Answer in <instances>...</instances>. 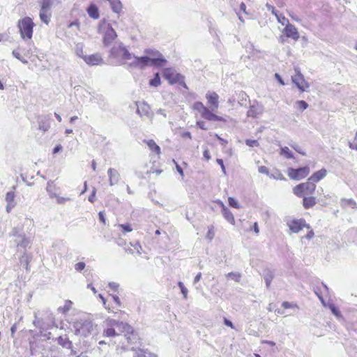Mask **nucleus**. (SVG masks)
<instances>
[{
  "label": "nucleus",
  "mask_w": 357,
  "mask_h": 357,
  "mask_svg": "<svg viewBox=\"0 0 357 357\" xmlns=\"http://www.w3.org/2000/svg\"><path fill=\"white\" fill-rule=\"evenodd\" d=\"M72 326L74 328L75 334L82 337H88L91 335L94 328L96 326L93 324L92 320L86 316L75 319L72 322Z\"/></svg>",
  "instance_id": "1"
},
{
  "label": "nucleus",
  "mask_w": 357,
  "mask_h": 357,
  "mask_svg": "<svg viewBox=\"0 0 357 357\" xmlns=\"http://www.w3.org/2000/svg\"><path fill=\"white\" fill-rule=\"evenodd\" d=\"M104 326L105 328L103 331V335L106 337H115L120 333L128 332L130 329V326L127 324L109 318L104 321Z\"/></svg>",
  "instance_id": "2"
},
{
  "label": "nucleus",
  "mask_w": 357,
  "mask_h": 357,
  "mask_svg": "<svg viewBox=\"0 0 357 357\" xmlns=\"http://www.w3.org/2000/svg\"><path fill=\"white\" fill-rule=\"evenodd\" d=\"M109 57L116 61V64L126 65L124 63H129L128 61L132 59V54L129 52L122 43H119L110 50Z\"/></svg>",
  "instance_id": "3"
},
{
  "label": "nucleus",
  "mask_w": 357,
  "mask_h": 357,
  "mask_svg": "<svg viewBox=\"0 0 357 357\" xmlns=\"http://www.w3.org/2000/svg\"><path fill=\"white\" fill-rule=\"evenodd\" d=\"M98 30V33L102 36V43L105 47L110 45L117 37L114 28L105 21L100 22Z\"/></svg>",
  "instance_id": "4"
},
{
  "label": "nucleus",
  "mask_w": 357,
  "mask_h": 357,
  "mask_svg": "<svg viewBox=\"0 0 357 357\" xmlns=\"http://www.w3.org/2000/svg\"><path fill=\"white\" fill-rule=\"evenodd\" d=\"M9 236L15 238L14 242L17 247H21L25 250L31 247V240L29 237L26 236L22 228L13 227L9 233Z\"/></svg>",
  "instance_id": "5"
},
{
  "label": "nucleus",
  "mask_w": 357,
  "mask_h": 357,
  "mask_svg": "<svg viewBox=\"0 0 357 357\" xmlns=\"http://www.w3.org/2000/svg\"><path fill=\"white\" fill-rule=\"evenodd\" d=\"M34 23L29 17H25L18 21L17 27L20 33L21 38L24 40H31L33 36V29Z\"/></svg>",
  "instance_id": "6"
},
{
  "label": "nucleus",
  "mask_w": 357,
  "mask_h": 357,
  "mask_svg": "<svg viewBox=\"0 0 357 357\" xmlns=\"http://www.w3.org/2000/svg\"><path fill=\"white\" fill-rule=\"evenodd\" d=\"M132 61L130 63H126L128 69L139 68L143 69L150 65L151 58L148 56L141 57L132 55Z\"/></svg>",
  "instance_id": "7"
},
{
  "label": "nucleus",
  "mask_w": 357,
  "mask_h": 357,
  "mask_svg": "<svg viewBox=\"0 0 357 357\" xmlns=\"http://www.w3.org/2000/svg\"><path fill=\"white\" fill-rule=\"evenodd\" d=\"M310 174V167L305 166L298 169L290 167L287 169V174L290 178L301 180L305 178Z\"/></svg>",
  "instance_id": "8"
},
{
  "label": "nucleus",
  "mask_w": 357,
  "mask_h": 357,
  "mask_svg": "<svg viewBox=\"0 0 357 357\" xmlns=\"http://www.w3.org/2000/svg\"><path fill=\"white\" fill-rule=\"evenodd\" d=\"M295 72L296 74L291 76L293 83L296 85L300 91H306V89L309 88L310 84L305 81L303 75L297 68L295 69Z\"/></svg>",
  "instance_id": "9"
},
{
  "label": "nucleus",
  "mask_w": 357,
  "mask_h": 357,
  "mask_svg": "<svg viewBox=\"0 0 357 357\" xmlns=\"http://www.w3.org/2000/svg\"><path fill=\"white\" fill-rule=\"evenodd\" d=\"M51 114L38 116L37 118L38 129L43 132H47L50 128Z\"/></svg>",
  "instance_id": "10"
},
{
  "label": "nucleus",
  "mask_w": 357,
  "mask_h": 357,
  "mask_svg": "<svg viewBox=\"0 0 357 357\" xmlns=\"http://www.w3.org/2000/svg\"><path fill=\"white\" fill-rule=\"evenodd\" d=\"M137 113L141 116H146L151 119L153 114L151 111L150 106L144 102H136Z\"/></svg>",
  "instance_id": "11"
},
{
  "label": "nucleus",
  "mask_w": 357,
  "mask_h": 357,
  "mask_svg": "<svg viewBox=\"0 0 357 357\" xmlns=\"http://www.w3.org/2000/svg\"><path fill=\"white\" fill-rule=\"evenodd\" d=\"M282 33L285 35L286 37L292 38L295 41H297L300 38V35L297 29L294 25L290 23H287L286 24L284 29L282 31Z\"/></svg>",
  "instance_id": "12"
},
{
  "label": "nucleus",
  "mask_w": 357,
  "mask_h": 357,
  "mask_svg": "<svg viewBox=\"0 0 357 357\" xmlns=\"http://www.w3.org/2000/svg\"><path fill=\"white\" fill-rule=\"evenodd\" d=\"M287 225L290 230L294 233L299 232L305 227L307 228H310V227L307 225L305 220L304 219L294 220L289 222Z\"/></svg>",
  "instance_id": "13"
},
{
  "label": "nucleus",
  "mask_w": 357,
  "mask_h": 357,
  "mask_svg": "<svg viewBox=\"0 0 357 357\" xmlns=\"http://www.w3.org/2000/svg\"><path fill=\"white\" fill-rule=\"evenodd\" d=\"M146 52L151 55H153V56H156V55L158 56V57H156V58H151V61H150L151 66L162 67V66H164L165 65V63H167V60L162 56V54L160 52H153V51H151V50H146Z\"/></svg>",
  "instance_id": "14"
},
{
  "label": "nucleus",
  "mask_w": 357,
  "mask_h": 357,
  "mask_svg": "<svg viewBox=\"0 0 357 357\" xmlns=\"http://www.w3.org/2000/svg\"><path fill=\"white\" fill-rule=\"evenodd\" d=\"M21 52H23L24 56H29L31 53V49H25L21 46H18V47L12 52L13 55L22 63L24 64L28 63V61L21 56Z\"/></svg>",
  "instance_id": "15"
},
{
  "label": "nucleus",
  "mask_w": 357,
  "mask_h": 357,
  "mask_svg": "<svg viewBox=\"0 0 357 357\" xmlns=\"http://www.w3.org/2000/svg\"><path fill=\"white\" fill-rule=\"evenodd\" d=\"M206 98L212 111L216 110L218 108L219 96L215 92L208 91L206 94Z\"/></svg>",
  "instance_id": "16"
},
{
  "label": "nucleus",
  "mask_w": 357,
  "mask_h": 357,
  "mask_svg": "<svg viewBox=\"0 0 357 357\" xmlns=\"http://www.w3.org/2000/svg\"><path fill=\"white\" fill-rule=\"evenodd\" d=\"M163 77L171 84H174L179 80L181 75L178 73H176L172 68H166L163 70Z\"/></svg>",
  "instance_id": "17"
},
{
  "label": "nucleus",
  "mask_w": 357,
  "mask_h": 357,
  "mask_svg": "<svg viewBox=\"0 0 357 357\" xmlns=\"http://www.w3.org/2000/svg\"><path fill=\"white\" fill-rule=\"evenodd\" d=\"M15 195L14 191L8 192L6 195L5 200L6 202V210L9 213L11 210L15 206L16 202L15 201Z\"/></svg>",
  "instance_id": "18"
},
{
  "label": "nucleus",
  "mask_w": 357,
  "mask_h": 357,
  "mask_svg": "<svg viewBox=\"0 0 357 357\" xmlns=\"http://www.w3.org/2000/svg\"><path fill=\"white\" fill-rule=\"evenodd\" d=\"M264 112V107L258 103L254 104L250 106V109L248 111V116L253 118H257L261 114H262Z\"/></svg>",
  "instance_id": "19"
},
{
  "label": "nucleus",
  "mask_w": 357,
  "mask_h": 357,
  "mask_svg": "<svg viewBox=\"0 0 357 357\" xmlns=\"http://www.w3.org/2000/svg\"><path fill=\"white\" fill-rule=\"evenodd\" d=\"M107 174L109 177V185L111 186L116 185L119 182L121 176L116 169L114 168H109L107 170Z\"/></svg>",
  "instance_id": "20"
},
{
  "label": "nucleus",
  "mask_w": 357,
  "mask_h": 357,
  "mask_svg": "<svg viewBox=\"0 0 357 357\" xmlns=\"http://www.w3.org/2000/svg\"><path fill=\"white\" fill-rule=\"evenodd\" d=\"M218 203L222 207V213L225 220L231 225H234L235 219L232 213L225 206L222 201L219 200Z\"/></svg>",
  "instance_id": "21"
},
{
  "label": "nucleus",
  "mask_w": 357,
  "mask_h": 357,
  "mask_svg": "<svg viewBox=\"0 0 357 357\" xmlns=\"http://www.w3.org/2000/svg\"><path fill=\"white\" fill-rule=\"evenodd\" d=\"M84 60L87 64L89 65H99L102 63V59L98 54H91L89 56H84Z\"/></svg>",
  "instance_id": "22"
},
{
  "label": "nucleus",
  "mask_w": 357,
  "mask_h": 357,
  "mask_svg": "<svg viewBox=\"0 0 357 357\" xmlns=\"http://www.w3.org/2000/svg\"><path fill=\"white\" fill-rule=\"evenodd\" d=\"M58 344L64 348L70 349L72 354H76V351L73 349V343L67 335L60 336L58 338Z\"/></svg>",
  "instance_id": "23"
},
{
  "label": "nucleus",
  "mask_w": 357,
  "mask_h": 357,
  "mask_svg": "<svg viewBox=\"0 0 357 357\" xmlns=\"http://www.w3.org/2000/svg\"><path fill=\"white\" fill-rule=\"evenodd\" d=\"M202 116L208 121H223V118L221 116H219L215 114H213L211 111L209 110L208 108L206 107V109L204 110V112H202Z\"/></svg>",
  "instance_id": "24"
},
{
  "label": "nucleus",
  "mask_w": 357,
  "mask_h": 357,
  "mask_svg": "<svg viewBox=\"0 0 357 357\" xmlns=\"http://www.w3.org/2000/svg\"><path fill=\"white\" fill-rule=\"evenodd\" d=\"M327 174V171L325 169H321L316 172H314L310 178L309 181H312L313 183H316L319 182L320 180L324 178Z\"/></svg>",
  "instance_id": "25"
},
{
  "label": "nucleus",
  "mask_w": 357,
  "mask_h": 357,
  "mask_svg": "<svg viewBox=\"0 0 357 357\" xmlns=\"http://www.w3.org/2000/svg\"><path fill=\"white\" fill-rule=\"evenodd\" d=\"M39 17L43 22L47 25L49 24L52 17L51 10L40 8Z\"/></svg>",
  "instance_id": "26"
},
{
  "label": "nucleus",
  "mask_w": 357,
  "mask_h": 357,
  "mask_svg": "<svg viewBox=\"0 0 357 357\" xmlns=\"http://www.w3.org/2000/svg\"><path fill=\"white\" fill-rule=\"evenodd\" d=\"M304 189V192L306 195H312L316 190V185L312 181L307 180V182L302 183Z\"/></svg>",
  "instance_id": "27"
},
{
  "label": "nucleus",
  "mask_w": 357,
  "mask_h": 357,
  "mask_svg": "<svg viewBox=\"0 0 357 357\" xmlns=\"http://www.w3.org/2000/svg\"><path fill=\"white\" fill-rule=\"evenodd\" d=\"M316 204V199L314 197H304L303 205L305 209L313 207Z\"/></svg>",
  "instance_id": "28"
},
{
  "label": "nucleus",
  "mask_w": 357,
  "mask_h": 357,
  "mask_svg": "<svg viewBox=\"0 0 357 357\" xmlns=\"http://www.w3.org/2000/svg\"><path fill=\"white\" fill-rule=\"evenodd\" d=\"M88 15L93 19H98L99 17V12L97 6L95 4H91L87 8Z\"/></svg>",
  "instance_id": "29"
},
{
  "label": "nucleus",
  "mask_w": 357,
  "mask_h": 357,
  "mask_svg": "<svg viewBox=\"0 0 357 357\" xmlns=\"http://www.w3.org/2000/svg\"><path fill=\"white\" fill-rule=\"evenodd\" d=\"M112 10L116 13H120L122 10V3L120 0H111L109 1Z\"/></svg>",
  "instance_id": "30"
},
{
  "label": "nucleus",
  "mask_w": 357,
  "mask_h": 357,
  "mask_svg": "<svg viewBox=\"0 0 357 357\" xmlns=\"http://www.w3.org/2000/svg\"><path fill=\"white\" fill-rule=\"evenodd\" d=\"M46 190L48 192V195L50 198H54V197H56V185L54 184L53 181H50L47 182Z\"/></svg>",
  "instance_id": "31"
},
{
  "label": "nucleus",
  "mask_w": 357,
  "mask_h": 357,
  "mask_svg": "<svg viewBox=\"0 0 357 357\" xmlns=\"http://www.w3.org/2000/svg\"><path fill=\"white\" fill-rule=\"evenodd\" d=\"M146 143L152 151L156 153L157 154H159L160 153V146H158L153 139L146 141Z\"/></svg>",
  "instance_id": "32"
},
{
  "label": "nucleus",
  "mask_w": 357,
  "mask_h": 357,
  "mask_svg": "<svg viewBox=\"0 0 357 357\" xmlns=\"http://www.w3.org/2000/svg\"><path fill=\"white\" fill-rule=\"evenodd\" d=\"M130 245L132 247H133V249L129 248L128 250L130 253L134 254L135 252H136L138 255H141L142 254V248L141 245L138 242L135 243H130Z\"/></svg>",
  "instance_id": "33"
},
{
  "label": "nucleus",
  "mask_w": 357,
  "mask_h": 357,
  "mask_svg": "<svg viewBox=\"0 0 357 357\" xmlns=\"http://www.w3.org/2000/svg\"><path fill=\"white\" fill-rule=\"evenodd\" d=\"M280 154L286 158L291 159L294 158L292 152L287 146L281 148Z\"/></svg>",
  "instance_id": "34"
},
{
  "label": "nucleus",
  "mask_w": 357,
  "mask_h": 357,
  "mask_svg": "<svg viewBox=\"0 0 357 357\" xmlns=\"http://www.w3.org/2000/svg\"><path fill=\"white\" fill-rule=\"evenodd\" d=\"M328 307L331 310L332 313L337 318L340 319L342 318V314L340 312V310L335 306L333 303H328Z\"/></svg>",
  "instance_id": "35"
},
{
  "label": "nucleus",
  "mask_w": 357,
  "mask_h": 357,
  "mask_svg": "<svg viewBox=\"0 0 357 357\" xmlns=\"http://www.w3.org/2000/svg\"><path fill=\"white\" fill-rule=\"evenodd\" d=\"M72 305H73L72 301L67 300L65 301L64 305L63 307H60L59 308V311L61 312L63 314H66V312H68L70 310V309L72 307Z\"/></svg>",
  "instance_id": "36"
},
{
  "label": "nucleus",
  "mask_w": 357,
  "mask_h": 357,
  "mask_svg": "<svg viewBox=\"0 0 357 357\" xmlns=\"http://www.w3.org/2000/svg\"><path fill=\"white\" fill-rule=\"evenodd\" d=\"M341 202H342V206H348L352 208H357L356 202L351 199H342Z\"/></svg>",
  "instance_id": "37"
},
{
  "label": "nucleus",
  "mask_w": 357,
  "mask_h": 357,
  "mask_svg": "<svg viewBox=\"0 0 357 357\" xmlns=\"http://www.w3.org/2000/svg\"><path fill=\"white\" fill-rule=\"evenodd\" d=\"M303 186L302 183L298 184L294 188L293 192L296 196L301 197L303 196V195L305 193L304 189H303Z\"/></svg>",
  "instance_id": "38"
},
{
  "label": "nucleus",
  "mask_w": 357,
  "mask_h": 357,
  "mask_svg": "<svg viewBox=\"0 0 357 357\" xmlns=\"http://www.w3.org/2000/svg\"><path fill=\"white\" fill-rule=\"evenodd\" d=\"M20 263L25 266V268L28 270V266L29 264V257L26 251H24L20 259Z\"/></svg>",
  "instance_id": "39"
},
{
  "label": "nucleus",
  "mask_w": 357,
  "mask_h": 357,
  "mask_svg": "<svg viewBox=\"0 0 357 357\" xmlns=\"http://www.w3.org/2000/svg\"><path fill=\"white\" fill-rule=\"evenodd\" d=\"M149 84L153 86H158L160 84L159 73H155L154 77L150 80Z\"/></svg>",
  "instance_id": "40"
},
{
  "label": "nucleus",
  "mask_w": 357,
  "mask_h": 357,
  "mask_svg": "<svg viewBox=\"0 0 357 357\" xmlns=\"http://www.w3.org/2000/svg\"><path fill=\"white\" fill-rule=\"evenodd\" d=\"M83 47L84 45L82 43L76 44L75 47V52L78 56L84 59V56L83 54Z\"/></svg>",
  "instance_id": "41"
},
{
  "label": "nucleus",
  "mask_w": 357,
  "mask_h": 357,
  "mask_svg": "<svg viewBox=\"0 0 357 357\" xmlns=\"http://www.w3.org/2000/svg\"><path fill=\"white\" fill-rule=\"evenodd\" d=\"M52 6V0H41L40 8L51 10Z\"/></svg>",
  "instance_id": "42"
},
{
  "label": "nucleus",
  "mask_w": 357,
  "mask_h": 357,
  "mask_svg": "<svg viewBox=\"0 0 357 357\" xmlns=\"http://www.w3.org/2000/svg\"><path fill=\"white\" fill-rule=\"evenodd\" d=\"M193 108L199 112L201 115H202V112H204V110L206 109V107L201 102H196L195 103H194Z\"/></svg>",
  "instance_id": "43"
},
{
  "label": "nucleus",
  "mask_w": 357,
  "mask_h": 357,
  "mask_svg": "<svg viewBox=\"0 0 357 357\" xmlns=\"http://www.w3.org/2000/svg\"><path fill=\"white\" fill-rule=\"evenodd\" d=\"M119 227L122 229L123 233L130 232L132 231V227L130 224H120L118 226Z\"/></svg>",
  "instance_id": "44"
},
{
  "label": "nucleus",
  "mask_w": 357,
  "mask_h": 357,
  "mask_svg": "<svg viewBox=\"0 0 357 357\" xmlns=\"http://www.w3.org/2000/svg\"><path fill=\"white\" fill-rule=\"evenodd\" d=\"M215 236L214 227L213 226L208 227V232L206 235V238L210 241L213 240Z\"/></svg>",
  "instance_id": "45"
},
{
  "label": "nucleus",
  "mask_w": 357,
  "mask_h": 357,
  "mask_svg": "<svg viewBox=\"0 0 357 357\" xmlns=\"http://www.w3.org/2000/svg\"><path fill=\"white\" fill-rule=\"evenodd\" d=\"M296 105L297 108H299L301 110H305L307 108L308 104L304 100H298L296 102Z\"/></svg>",
  "instance_id": "46"
},
{
  "label": "nucleus",
  "mask_w": 357,
  "mask_h": 357,
  "mask_svg": "<svg viewBox=\"0 0 357 357\" xmlns=\"http://www.w3.org/2000/svg\"><path fill=\"white\" fill-rule=\"evenodd\" d=\"M178 285L181 289V293L183 295L184 298L186 299L188 298V289L184 286L182 282H178Z\"/></svg>",
  "instance_id": "47"
},
{
  "label": "nucleus",
  "mask_w": 357,
  "mask_h": 357,
  "mask_svg": "<svg viewBox=\"0 0 357 357\" xmlns=\"http://www.w3.org/2000/svg\"><path fill=\"white\" fill-rule=\"evenodd\" d=\"M227 277L236 282H239L240 279H241V275L238 273H233V272L229 273L227 274Z\"/></svg>",
  "instance_id": "48"
},
{
  "label": "nucleus",
  "mask_w": 357,
  "mask_h": 357,
  "mask_svg": "<svg viewBox=\"0 0 357 357\" xmlns=\"http://www.w3.org/2000/svg\"><path fill=\"white\" fill-rule=\"evenodd\" d=\"M276 18L278 22L282 25L286 26L287 23H289L288 19L282 15H276Z\"/></svg>",
  "instance_id": "49"
},
{
  "label": "nucleus",
  "mask_w": 357,
  "mask_h": 357,
  "mask_svg": "<svg viewBox=\"0 0 357 357\" xmlns=\"http://www.w3.org/2000/svg\"><path fill=\"white\" fill-rule=\"evenodd\" d=\"M54 198L56 199V202L58 204H65L66 202L70 201V198L69 197H63L56 195V197Z\"/></svg>",
  "instance_id": "50"
},
{
  "label": "nucleus",
  "mask_w": 357,
  "mask_h": 357,
  "mask_svg": "<svg viewBox=\"0 0 357 357\" xmlns=\"http://www.w3.org/2000/svg\"><path fill=\"white\" fill-rule=\"evenodd\" d=\"M229 204L235 208H239L240 205L238 202L233 197H229L228 199Z\"/></svg>",
  "instance_id": "51"
},
{
  "label": "nucleus",
  "mask_w": 357,
  "mask_h": 357,
  "mask_svg": "<svg viewBox=\"0 0 357 357\" xmlns=\"http://www.w3.org/2000/svg\"><path fill=\"white\" fill-rule=\"evenodd\" d=\"M245 144L250 147H257L259 146L258 141L255 139H246Z\"/></svg>",
  "instance_id": "52"
},
{
  "label": "nucleus",
  "mask_w": 357,
  "mask_h": 357,
  "mask_svg": "<svg viewBox=\"0 0 357 357\" xmlns=\"http://www.w3.org/2000/svg\"><path fill=\"white\" fill-rule=\"evenodd\" d=\"M282 306L284 309H287V308H298V306H297L296 304L293 303H289V302H287V301L283 302L282 304Z\"/></svg>",
  "instance_id": "53"
},
{
  "label": "nucleus",
  "mask_w": 357,
  "mask_h": 357,
  "mask_svg": "<svg viewBox=\"0 0 357 357\" xmlns=\"http://www.w3.org/2000/svg\"><path fill=\"white\" fill-rule=\"evenodd\" d=\"M148 354L146 351L139 349L135 351L133 357H148Z\"/></svg>",
  "instance_id": "54"
},
{
  "label": "nucleus",
  "mask_w": 357,
  "mask_h": 357,
  "mask_svg": "<svg viewBox=\"0 0 357 357\" xmlns=\"http://www.w3.org/2000/svg\"><path fill=\"white\" fill-rule=\"evenodd\" d=\"M34 317H35V319L33 320V324L36 327H38V328H40V330L43 329V326H42V324H41V321H40V320H39V319H37V314H36V312H34Z\"/></svg>",
  "instance_id": "55"
},
{
  "label": "nucleus",
  "mask_w": 357,
  "mask_h": 357,
  "mask_svg": "<svg viewBox=\"0 0 357 357\" xmlns=\"http://www.w3.org/2000/svg\"><path fill=\"white\" fill-rule=\"evenodd\" d=\"M85 263L84 262H78L75 265V268L77 271H82L85 268Z\"/></svg>",
  "instance_id": "56"
},
{
  "label": "nucleus",
  "mask_w": 357,
  "mask_h": 357,
  "mask_svg": "<svg viewBox=\"0 0 357 357\" xmlns=\"http://www.w3.org/2000/svg\"><path fill=\"white\" fill-rule=\"evenodd\" d=\"M258 171L261 174H264L266 175H269L268 169L266 166H260L258 168Z\"/></svg>",
  "instance_id": "57"
},
{
  "label": "nucleus",
  "mask_w": 357,
  "mask_h": 357,
  "mask_svg": "<svg viewBox=\"0 0 357 357\" xmlns=\"http://www.w3.org/2000/svg\"><path fill=\"white\" fill-rule=\"evenodd\" d=\"M109 287L113 291H116L118 290L119 284L118 283H116V282H112L109 283Z\"/></svg>",
  "instance_id": "58"
},
{
  "label": "nucleus",
  "mask_w": 357,
  "mask_h": 357,
  "mask_svg": "<svg viewBox=\"0 0 357 357\" xmlns=\"http://www.w3.org/2000/svg\"><path fill=\"white\" fill-rule=\"evenodd\" d=\"M291 146L298 153L302 154L303 155H305V153L301 151L300 146L297 144H291Z\"/></svg>",
  "instance_id": "59"
},
{
  "label": "nucleus",
  "mask_w": 357,
  "mask_h": 357,
  "mask_svg": "<svg viewBox=\"0 0 357 357\" xmlns=\"http://www.w3.org/2000/svg\"><path fill=\"white\" fill-rule=\"evenodd\" d=\"M216 162H217V163H218V165H220L221 169H222V173H223L224 174H226V169H225V167L224 163H223V160H222V159L218 158V159L216 160Z\"/></svg>",
  "instance_id": "60"
},
{
  "label": "nucleus",
  "mask_w": 357,
  "mask_h": 357,
  "mask_svg": "<svg viewBox=\"0 0 357 357\" xmlns=\"http://www.w3.org/2000/svg\"><path fill=\"white\" fill-rule=\"evenodd\" d=\"M99 220L101 222H102L104 225L106 223V220L105 218V214L103 211H100L98 213Z\"/></svg>",
  "instance_id": "61"
},
{
  "label": "nucleus",
  "mask_w": 357,
  "mask_h": 357,
  "mask_svg": "<svg viewBox=\"0 0 357 357\" xmlns=\"http://www.w3.org/2000/svg\"><path fill=\"white\" fill-rule=\"evenodd\" d=\"M96 192V189H93L91 195L89 197V201L91 203H93L95 202Z\"/></svg>",
  "instance_id": "62"
},
{
  "label": "nucleus",
  "mask_w": 357,
  "mask_h": 357,
  "mask_svg": "<svg viewBox=\"0 0 357 357\" xmlns=\"http://www.w3.org/2000/svg\"><path fill=\"white\" fill-rule=\"evenodd\" d=\"M269 176L270 177H273V178H274L275 179H278V180H285V178L284 177V176L280 172H278L275 176L271 175V176Z\"/></svg>",
  "instance_id": "63"
},
{
  "label": "nucleus",
  "mask_w": 357,
  "mask_h": 357,
  "mask_svg": "<svg viewBox=\"0 0 357 357\" xmlns=\"http://www.w3.org/2000/svg\"><path fill=\"white\" fill-rule=\"evenodd\" d=\"M349 146L350 149L357 150V142L355 140L353 142H349Z\"/></svg>",
  "instance_id": "64"
}]
</instances>
